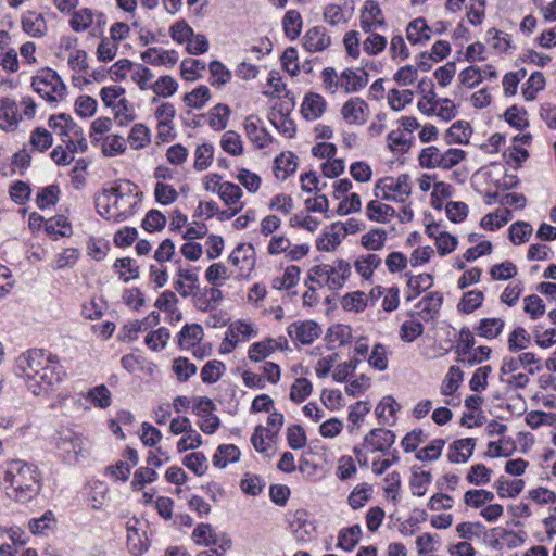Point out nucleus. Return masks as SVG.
Instances as JSON below:
<instances>
[{
	"instance_id": "obj_1",
	"label": "nucleus",
	"mask_w": 556,
	"mask_h": 556,
	"mask_svg": "<svg viewBox=\"0 0 556 556\" xmlns=\"http://www.w3.org/2000/svg\"><path fill=\"white\" fill-rule=\"evenodd\" d=\"M14 371L26 380L35 395L48 394L55 390L66 376L58 355L42 349H30L15 361Z\"/></svg>"
},
{
	"instance_id": "obj_2",
	"label": "nucleus",
	"mask_w": 556,
	"mask_h": 556,
	"mask_svg": "<svg viewBox=\"0 0 556 556\" xmlns=\"http://www.w3.org/2000/svg\"><path fill=\"white\" fill-rule=\"evenodd\" d=\"M3 480L10 484L9 496L21 503L29 502L41 489L37 467L20 459L8 463Z\"/></svg>"
},
{
	"instance_id": "obj_3",
	"label": "nucleus",
	"mask_w": 556,
	"mask_h": 556,
	"mask_svg": "<svg viewBox=\"0 0 556 556\" xmlns=\"http://www.w3.org/2000/svg\"><path fill=\"white\" fill-rule=\"evenodd\" d=\"M33 89L48 102L55 103L66 93V85L60 75L49 68H42L31 79Z\"/></svg>"
},
{
	"instance_id": "obj_4",
	"label": "nucleus",
	"mask_w": 556,
	"mask_h": 556,
	"mask_svg": "<svg viewBox=\"0 0 556 556\" xmlns=\"http://www.w3.org/2000/svg\"><path fill=\"white\" fill-rule=\"evenodd\" d=\"M139 201L140 199L135 200V197H125L114 198L111 203L109 199H106V202H102L100 198H94L97 213L106 220L114 223H121L134 215Z\"/></svg>"
},
{
	"instance_id": "obj_5",
	"label": "nucleus",
	"mask_w": 556,
	"mask_h": 556,
	"mask_svg": "<svg viewBox=\"0 0 556 556\" xmlns=\"http://www.w3.org/2000/svg\"><path fill=\"white\" fill-rule=\"evenodd\" d=\"M395 433L384 428L371 429L364 438V445L371 447L370 452L386 454L395 442Z\"/></svg>"
},
{
	"instance_id": "obj_6",
	"label": "nucleus",
	"mask_w": 556,
	"mask_h": 556,
	"mask_svg": "<svg viewBox=\"0 0 556 556\" xmlns=\"http://www.w3.org/2000/svg\"><path fill=\"white\" fill-rule=\"evenodd\" d=\"M127 547L135 556L142 555L149 547L146 531H141L139 519L134 518L127 522Z\"/></svg>"
},
{
	"instance_id": "obj_7",
	"label": "nucleus",
	"mask_w": 556,
	"mask_h": 556,
	"mask_svg": "<svg viewBox=\"0 0 556 556\" xmlns=\"http://www.w3.org/2000/svg\"><path fill=\"white\" fill-rule=\"evenodd\" d=\"M287 331L290 338L302 344L313 343L321 333L319 325L313 320H306L300 324L293 323L288 327Z\"/></svg>"
},
{
	"instance_id": "obj_8",
	"label": "nucleus",
	"mask_w": 556,
	"mask_h": 556,
	"mask_svg": "<svg viewBox=\"0 0 556 556\" xmlns=\"http://www.w3.org/2000/svg\"><path fill=\"white\" fill-rule=\"evenodd\" d=\"M302 40L303 47L311 53L324 51L331 45V37L323 26L309 28Z\"/></svg>"
},
{
	"instance_id": "obj_9",
	"label": "nucleus",
	"mask_w": 556,
	"mask_h": 556,
	"mask_svg": "<svg viewBox=\"0 0 556 556\" xmlns=\"http://www.w3.org/2000/svg\"><path fill=\"white\" fill-rule=\"evenodd\" d=\"M290 527L295 539L303 543L311 541L316 531L314 522L307 519V511L304 509H298L294 513Z\"/></svg>"
},
{
	"instance_id": "obj_10",
	"label": "nucleus",
	"mask_w": 556,
	"mask_h": 556,
	"mask_svg": "<svg viewBox=\"0 0 556 556\" xmlns=\"http://www.w3.org/2000/svg\"><path fill=\"white\" fill-rule=\"evenodd\" d=\"M409 175L408 174H401L396 180H394L393 177H384L382 179H379L376 184V193L375 195L378 198L380 194L377 192V190L381 191H392L394 193H399L401 198L405 200L406 197L410 194V184H409Z\"/></svg>"
},
{
	"instance_id": "obj_11",
	"label": "nucleus",
	"mask_w": 556,
	"mask_h": 556,
	"mask_svg": "<svg viewBox=\"0 0 556 556\" xmlns=\"http://www.w3.org/2000/svg\"><path fill=\"white\" fill-rule=\"evenodd\" d=\"M260 118L250 115L245 118L244 129L248 138L256 146L258 149L266 148L269 142H271L273 138L266 128L258 126Z\"/></svg>"
},
{
	"instance_id": "obj_12",
	"label": "nucleus",
	"mask_w": 556,
	"mask_h": 556,
	"mask_svg": "<svg viewBox=\"0 0 556 556\" xmlns=\"http://www.w3.org/2000/svg\"><path fill=\"white\" fill-rule=\"evenodd\" d=\"M17 104L12 98L0 100V128L5 131H13L18 125Z\"/></svg>"
},
{
	"instance_id": "obj_13",
	"label": "nucleus",
	"mask_w": 556,
	"mask_h": 556,
	"mask_svg": "<svg viewBox=\"0 0 556 556\" xmlns=\"http://www.w3.org/2000/svg\"><path fill=\"white\" fill-rule=\"evenodd\" d=\"M476 440L472 438L454 441L448 447L447 459L453 464L466 463L473 454Z\"/></svg>"
},
{
	"instance_id": "obj_14",
	"label": "nucleus",
	"mask_w": 556,
	"mask_h": 556,
	"mask_svg": "<svg viewBox=\"0 0 556 556\" xmlns=\"http://www.w3.org/2000/svg\"><path fill=\"white\" fill-rule=\"evenodd\" d=\"M368 84V73L364 68L357 71L346 68L341 73L340 86L345 92H357Z\"/></svg>"
},
{
	"instance_id": "obj_15",
	"label": "nucleus",
	"mask_w": 556,
	"mask_h": 556,
	"mask_svg": "<svg viewBox=\"0 0 556 556\" xmlns=\"http://www.w3.org/2000/svg\"><path fill=\"white\" fill-rule=\"evenodd\" d=\"M223 300V292L218 288H204L193 293L194 306L202 311L208 312L216 307V304Z\"/></svg>"
},
{
	"instance_id": "obj_16",
	"label": "nucleus",
	"mask_w": 556,
	"mask_h": 556,
	"mask_svg": "<svg viewBox=\"0 0 556 556\" xmlns=\"http://www.w3.org/2000/svg\"><path fill=\"white\" fill-rule=\"evenodd\" d=\"M367 109L368 105L364 100L353 98L343 104L341 113L348 123L363 125L366 122L365 110Z\"/></svg>"
},
{
	"instance_id": "obj_17",
	"label": "nucleus",
	"mask_w": 556,
	"mask_h": 556,
	"mask_svg": "<svg viewBox=\"0 0 556 556\" xmlns=\"http://www.w3.org/2000/svg\"><path fill=\"white\" fill-rule=\"evenodd\" d=\"M137 188V185L130 180H119L110 187H104L97 198H100L102 202H106V199L111 201L112 198L139 197L138 193H135Z\"/></svg>"
},
{
	"instance_id": "obj_18",
	"label": "nucleus",
	"mask_w": 556,
	"mask_h": 556,
	"mask_svg": "<svg viewBox=\"0 0 556 556\" xmlns=\"http://www.w3.org/2000/svg\"><path fill=\"white\" fill-rule=\"evenodd\" d=\"M141 60L153 66L168 64L173 66L178 60V53L175 50H162L160 48H149L141 53Z\"/></svg>"
},
{
	"instance_id": "obj_19",
	"label": "nucleus",
	"mask_w": 556,
	"mask_h": 556,
	"mask_svg": "<svg viewBox=\"0 0 556 556\" xmlns=\"http://www.w3.org/2000/svg\"><path fill=\"white\" fill-rule=\"evenodd\" d=\"M21 23L23 30L34 38H41L47 33V22L42 14L28 11L22 16Z\"/></svg>"
},
{
	"instance_id": "obj_20",
	"label": "nucleus",
	"mask_w": 556,
	"mask_h": 556,
	"mask_svg": "<svg viewBox=\"0 0 556 556\" xmlns=\"http://www.w3.org/2000/svg\"><path fill=\"white\" fill-rule=\"evenodd\" d=\"M254 249L252 244H244L240 243L229 255L228 260L233 266H239L240 263H242V266L240 267L241 271H251V269L254 266ZM244 273H241L243 275Z\"/></svg>"
},
{
	"instance_id": "obj_21",
	"label": "nucleus",
	"mask_w": 556,
	"mask_h": 556,
	"mask_svg": "<svg viewBox=\"0 0 556 556\" xmlns=\"http://www.w3.org/2000/svg\"><path fill=\"white\" fill-rule=\"evenodd\" d=\"M443 304V294L434 291L424 296L417 307L421 308L420 316L425 321L433 319L440 312Z\"/></svg>"
},
{
	"instance_id": "obj_22",
	"label": "nucleus",
	"mask_w": 556,
	"mask_h": 556,
	"mask_svg": "<svg viewBox=\"0 0 556 556\" xmlns=\"http://www.w3.org/2000/svg\"><path fill=\"white\" fill-rule=\"evenodd\" d=\"M326 109L325 99L318 93H308L302 103L301 112L304 118L314 121L319 118Z\"/></svg>"
},
{
	"instance_id": "obj_23",
	"label": "nucleus",
	"mask_w": 556,
	"mask_h": 556,
	"mask_svg": "<svg viewBox=\"0 0 556 556\" xmlns=\"http://www.w3.org/2000/svg\"><path fill=\"white\" fill-rule=\"evenodd\" d=\"M472 134V127L468 122L457 121L452 124L445 135L446 143L466 144Z\"/></svg>"
},
{
	"instance_id": "obj_24",
	"label": "nucleus",
	"mask_w": 556,
	"mask_h": 556,
	"mask_svg": "<svg viewBox=\"0 0 556 556\" xmlns=\"http://www.w3.org/2000/svg\"><path fill=\"white\" fill-rule=\"evenodd\" d=\"M66 128H70V136L76 138V140L73 139H63V142L66 143V149L74 153L76 151L85 152L88 149V143L84 135V130L80 126H78L72 116L67 118Z\"/></svg>"
},
{
	"instance_id": "obj_25",
	"label": "nucleus",
	"mask_w": 556,
	"mask_h": 556,
	"mask_svg": "<svg viewBox=\"0 0 556 556\" xmlns=\"http://www.w3.org/2000/svg\"><path fill=\"white\" fill-rule=\"evenodd\" d=\"M203 338V329L198 324L185 325L178 333V345L181 349L194 346Z\"/></svg>"
},
{
	"instance_id": "obj_26",
	"label": "nucleus",
	"mask_w": 556,
	"mask_h": 556,
	"mask_svg": "<svg viewBox=\"0 0 556 556\" xmlns=\"http://www.w3.org/2000/svg\"><path fill=\"white\" fill-rule=\"evenodd\" d=\"M296 167L295 155L291 152L281 153L275 159L274 172L278 179L286 180L296 170Z\"/></svg>"
},
{
	"instance_id": "obj_27",
	"label": "nucleus",
	"mask_w": 556,
	"mask_h": 556,
	"mask_svg": "<svg viewBox=\"0 0 556 556\" xmlns=\"http://www.w3.org/2000/svg\"><path fill=\"white\" fill-rule=\"evenodd\" d=\"M303 20L296 10H289L282 18L285 35L290 40H295L302 31Z\"/></svg>"
},
{
	"instance_id": "obj_28",
	"label": "nucleus",
	"mask_w": 556,
	"mask_h": 556,
	"mask_svg": "<svg viewBox=\"0 0 556 556\" xmlns=\"http://www.w3.org/2000/svg\"><path fill=\"white\" fill-rule=\"evenodd\" d=\"M504 326L505 323L502 318H482L475 331L479 337L491 340L502 333Z\"/></svg>"
},
{
	"instance_id": "obj_29",
	"label": "nucleus",
	"mask_w": 556,
	"mask_h": 556,
	"mask_svg": "<svg viewBox=\"0 0 556 556\" xmlns=\"http://www.w3.org/2000/svg\"><path fill=\"white\" fill-rule=\"evenodd\" d=\"M240 454V450L233 444L219 445L213 456V465L218 468H225L229 463L238 462Z\"/></svg>"
},
{
	"instance_id": "obj_30",
	"label": "nucleus",
	"mask_w": 556,
	"mask_h": 556,
	"mask_svg": "<svg viewBox=\"0 0 556 556\" xmlns=\"http://www.w3.org/2000/svg\"><path fill=\"white\" fill-rule=\"evenodd\" d=\"M406 276L408 277L407 287L412 291V294L407 295V301H412L433 285V276L431 274L425 273L414 276L407 273Z\"/></svg>"
},
{
	"instance_id": "obj_31",
	"label": "nucleus",
	"mask_w": 556,
	"mask_h": 556,
	"mask_svg": "<svg viewBox=\"0 0 556 556\" xmlns=\"http://www.w3.org/2000/svg\"><path fill=\"white\" fill-rule=\"evenodd\" d=\"M361 536L362 529L359 525L344 528L338 534L337 546L350 552L358 544Z\"/></svg>"
},
{
	"instance_id": "obj_32",
	"label": "nucleus",
	"mask_w": 556,
	"mask_h": 556,
	"mask_svg": "<svg viewBox=\"0 0 556 556\" xmlns=\"http://www.w3.org/2000/svg\"><path fill=\"white\" fill-rule=\"evenodd\" d=\"M396 212L393 206L378 201H370L367 204V217L370 220L386 223L389 217L395 216Z\"/></svg>"
},
{
	"instance_id": "obj_33",
	"label": "nucleus",
	"mask_w": 556,
	"mask_h": 556,
	"mask_svg": "<svg viewBox=\"0 0 556 556\" xmlns=\"http://www.w3.org/2000/svg\"><path fill=\"white\" fill-rule=\"evenodd\" d=\"M211 91L207 86L201 85L184 96V103L197 110H201L210 100Z\"/></svg>"
},
{
	"instance_id": "obj_34",
	"label": "nucleus",
	"mask_w": 556,
	"mask_h": 556,
	"mask_svg": "<svg viewBox=\"0 0 556 556\" xmlns=\"http://www.w3.org/2000/svg\"><path fill=\"white\" fill-rule=\"evenodd\" d=\"M300 267L290 265L286 268L282 277L273 279L271 287L277 290L290 289L298 285L300 280Z\"/></svg>"
},
{
	"instance_id": "obj_35",
	"label": "nucleus",
	"mask_w": 556,
	"mask_h": 556,
	"mask_svg": "<svg viewBox=\"0 0 556 556\" xmlns=\"http://www.w3.org/2000/svg\"><path fill=\"white\" fill-rule=\"evenodd\" d=\"M192 538L198 545L212 546L219 542V536L213 531L210 523L198 525L193 532Z\"/></svg>"
},
{
	"instance_id": "obj_36",
	"label": "nucleus",
	"mask_w": 556,
	"mask_h": 556,
	"mask_svg": "<svg viewBox=\"0 0 556 556\" xmlns=\"http://www.w3.org/2000/svg\"><path fill=\"white\" fill-rule=\"evenodd\" d=\"M381 264L377 254H367L357 258L354 263L355 270L364 278L369 279L374 270Z\"/></svg>"
},
{
	"instance_id": "obj_37",
	"label": "nucleus",
	"mask_w": 556,
	"mask_h": 556,
	"mask_svg": "<svg viewBox=\"0 0 556 556\" xmlns=\"http://www.w3.org/2000/svg\"><path fill=\"white\" fill-rule=\"evenodd\" d=\"M494 500V494L484 489H471L464 494V502L467 506L481 508L485 503Z\"/></svg>"
},
{
	"instance_id": "obj_38",
	"label": "nucleus",
	"mask_w": 556,
	"mask_h": 556,
	"mask_svg": "<svg viewBox=\"0 0 556 556\" xmlns=\"http://www.w3.org/2000/svg\"><path fill=\"white\" fill-rule=\"evenodd\" d=\"M483 300L484 294L482 291L471 290L463 295L457 308L464 314H470L482 305Z\"/></svg>"
},
{
	"instance_id": "obj_39",
	"label": "nucleus",
	"mask_w": 556,
	"mask_h": 556,
	"mask_svg": "<svg viewBox=\"0 0 556 556\" xmlns=\"http://www.w3.org/2000/svg\"><path fill=\"white\" fill-rule=\"evenodd\" d=\"M229 115V106L218 103L210 112L208 124L214 130H223L227 127Z\"/></svg>"
},
{
	"instance_id": "obj_40",
	"label": "nucleus",
	"mask_w": 556,
	"mask_h": 556,
	"mask_svg": "<svg viewBox=\"0 0 556 556\" xmlns=\"http://www.w3.org/2000/svg\"><path fill=\"white\" fill-rule=\"evenodd\" d=\"M216 193L227 206L237 204L243 194L241 188L230 181L223 182Z\"/></svg>"
},
{
	"instance_id": "obj_41",
	"label": "nucleus",
	"mask_w": 556,
	"mask_h": 556,
	"mask_svg": "<svg viewBox=\"0 0 556 556\" xmlns=\"http://www.w3.org/2000/svg\"><path fill=\"white\" fill-rule=\"evenodd\" d=\"M92 22L93 12L88 8H84L73 13L70 25L74 31L83 33L91 26Z\"/></svg>"
},
{
	"instance_id": "obj_42",
	"label": "nucleus",
	"mask_w": 556,
	"mask_h": 556,
	"mask_svg": "<svg viewBox=\"0 0 556 556\" xmlns=\"http://www.w3.org/2000/svg\"><path fill=\"white\" fill-rule=\"evenodd\" d=\"M226 366L223 362L213 359L208 361L201 369V379L204 383H215L225 371Z\"/></svg>"
},
{
	"instance_id": "obj_43",
	"label": "nucleus",
	"mask_w": 556,
	"mask_h": 556,
	"mask_svg": "<svg viewBox=\"0 0 556 556\" xmlns=\"http://www.w3.org/2000/svg\"><path fill=\"white\" fill-rule=\"evenodd\" d=\"M545 77L541 72H534L528 78L526 86L522 88L525 100L532 101L535 99L538 91L544 89Z\"/></svg>"
},
{
	"instance_id": "obj_44",
	"label": "nucleus",
	"mask_w": 556,
	"mask_h": 556,
	"mask_svg": "<svg viewBox=\"0 0 556 556\" xmlns=\"http://www.w3.org/2000/svg\"><path fill=\"white\" fill-rule=\"evenodd\" d=\"M312 382L306 378H298L290 389V400L294 403L304 402L312 393Z\"/></svg>"
},
{
	"instance_id": "obj_45",
	"label": "nucleus",
	"mask_w": 556,
	"mask_h": 556,
	"mask_svg": "<svg viewBox=\"0 0 556 556\" xmlns=\"http://www.w3.org/2000/svg\"><path fill=\"white\" fill-rule=\"evenodd\" d=\"M220 147L230 155L237 156L243 153V146L240 135L233 130H228L223 135Z\"/></svg>"
},
{
	"instance_id": "obj_46",
	"label": "nucleus",
	"mask_w": 556,
	"mask_h": 556,
	"mask_svg": "<svg viewBox=\"0 0 556 556\" xmlns=\"http://www.w3.org/2000/svg\"><path fill=\"white\" fill-rule=\"evenodd\" d=\"M214 156V147L211 143L198 146L194 152V168L199 172L206 169Z\"/></svg>"
},
{
	"instance_id": "obj_47",
	"label": "nucleus",
	"mask_w": 556,
	"mask_h": 556,
	"mask_svg": "<svg viewBox=\"0 0 556 556\" xmlns=\"http://www.w3.org/2000/svg\"><path fill=\"white\" fill-rule=\"evenodd\" d=\"M29 142L34 149L43 152L52 146L53 137L46 128L37 127L31 131Z\"/></svg>"
},
{
	"instance_id": "obj_48",
	"label": "nucleus",
	"mask_w": 556,
	"mask_h": 556,
	"mask_svg": "<svg viewBox=\"0 0 556 556\" xmlns=\"http://www.w3.org/2000/svg\"><path fill=\"white\" fill-rule=\"evenodd\" d=\"M132 149L144 148L150 142V130L143 124H135L128 136Z\"/></svg>"
},
{
	"instance_id": "obj_49",
	"label": "nucleus",
	"mask_w": 556,
	"mask_h": 556,
	"mask_svg": "<svg viewBox=\"0 0 556 556\" xmlns=\"http://www.w3.org/2000/svg\"><path fill=\"white\" fill-rule=\"evenodd\" d=\"M508 231L510 241L515 244H521L529 240L533 228L530 223L516 222L510 225Z\"/></svg>"
},
{
	"instance_id": "obj_50",
	"label": "nucleus",
	"mask_w": 556,
	"mask_h": 556,
	"mask_svg": "<svg viewBox=\"0 0 556 556\" xmlns=\"http://www.w3.org/2000/svg\"><path fill=\"white\" fill-rule=\"evenodd\" d=\"M60 189L56 185H50L41 188L37 193V205L39 208L45 210L51 205L56 204L59 201Z\"/></svg>"
},
{
	"instance_id": "obj_51",
	"label": "nucleus",
	"mask_w": 556,
	"mask_h": 556,
	"mask_svg": "<svg viewBox=\"0 0 556 556\" xmlns=\"http://www.w3.org/2000/svg\"><path fill=\"white\" fill-rule=\"evenodd\" d=\"M275 351L274 340L254 342L249 349V358L253 362H261Z\"/></svg>"
},
{
	"instance_id": "obj_52",
	"label": "nucleus",
	"mask_w": 556,
	"mask_h": 556,
	"mask_svg": "<svg viewBox=\"0 0 556 556\" xmlns=\"http://www.w3.org/2000/svg\"><path fill=\"white\" fill-rule=\"evenodd\" d=\"M388 146L393 152L406 153L409 149L412 138H407L404 130H392L388 135Z\"/></svg>"
},
{
	"instance_id": "obj_53",
	"label": "nucleus",
	"mask_w": 556,
	"mask_h": 556,
	"mask_svg": "<svg viewBox=\"0 0 556 556\" xmlns=\"http://www.w3.org/2000/svg\"><path fill=\"white\" fill-rule=\"evenodd\" d=\"M166 225V217L165 215L160 212L159 210H150L142 223V228L148 232L159 231L162 230Z\"/></svg>"
},
{
	"instance_id": "obj_54",
	"label": "nucleus",
	"mask_w": 556,
	"mask_h": 556,
	"mask_svg": "<svg viewBox=\"0 0 556 556\" xmlns=\"http://www.w3.org/2000/svg\"><path fill=\"white\" fill-rule=\"evenodd\" d=\"M387 240V231L383 229H372L362 237V245L367 250L378 251L382 249Z\"/></svg>"
},
{
	"instance_id": "obj_55",
	"label": "nucleus",
	"mask_w": 556,
	"mask_h": 556,
	"mask_svg": "<svg viewBox=\"0 0 556 556\" xmlns=\"http://www.w3.org/2000/svg\"><path fill=\"white\" fill-rule=\"evenodd\" d=\"M182 464L199 477L203 476L207 469L206 457L202 452L186 455Z\"/></svg>"
},
{
	"instance_id": "obj_56",
	"label": "nucleus",
	"mask_w": 556,
	"mask_h": 556,
	"mask_svg": "<svg viewBox=\"0 0 556 556\" xmlns=\"http://www.w3.org/2000/svg\"><path fill=\"white\" fill-rule=\"evenodd\" d=\"M424 325L419 320H407L401 325L400 338L404 342H414L424 333Z\"/></svg>"
},
{
	"instance_id": "obj_57",
	"label": "nucleus",
	"mask_w": 556,
	"mask_h": 556,
	"mask_svg": "<svg viewBox=\"0 0 556 556\" xmlns=\"http://www.w3.org/2000/svg\"><path fill=\"white\" fill-rule=\"evenodd\" d=\"M157 472L150 467H139L131 481V488L134 491H140L146 483L154 482L157 479Z\"/></svg>"
},
{
	"instance_id": "obj_58",
	"label": "nucleus",
	"mask_w": 556,
	"mask_h": 556,
	"mask_svg": "<svg viewBox=\"0 0 556 556\" xmlns=\"http://www.w3.org/2000/svg\"><path fill=\"white\" fill-rule=\"evenodd\" d=\"M492 470L483 464H476L469 469L466 479L475 485H484L491 479Z\"/></svg>"
},
{
	"instance_id": "obj_59",
	"label": "nucleus",
	"mask_w": 556,
	"mask_h": 556,
	"mask_svg": "<svg viewBox=\"0 0 556 556\" xmlns=\"http://www.w3.org/2000/svg\"><path fill=\"white\" fill-rule=\"evenodd\" d=\"M341 304L345 311L362 312L367 306L366 295L362 291L348 293L342 298Z\"/></svg>"
},
{
	"instance_id": "obj_60",
	"label": "nucleus",
	"mask_w": 556,
	"mask_h": 556,
	"mask_svg": "<svg viewBox=\"0 0 556 556\" xmlns=\"http://www.w3.org/2000/svg\"><path fill=\"white\" fill-rule=\"evenodd\" d=\"M170 338V332L167 328L161 327L156 331L149 332L146 337V344L153 351L164 349Z\"/></svg>"
},
{
	"instance_id": "obj_61",
	"label": "nucleus",
	"mask_w": 556,
	"mask_h": 556,
	"mask_svg": "<svg viewBox=\"0 0 556 556\" xmlns=\"http://www.w3.org/2000/svg\"><path fill=\"white\" fill-rule=\"evenodd\" d=\"M213 86H223L231 79V72L219 61H212L208 65Z\"/></svg>"
},
{
	"instance_id": "obj_62",
	"label": "nucleus",
	"mask_w": 556,
	"mask_h": 556,
	"mask_svg": "<svg viewBox=\"0 0 556 556\" xmlns=\"http://www.w3.org/2000/svg\"><path fill=\"white\" fill-rule=\"evenodd\" d=\"M205 63L198 59H185L180 64L181 75L187 80H194L200 77L199 72L205 70Z\"/></svg>"
},
{
	"instance_id": "obj_63",
	"label": "nucleus",
	"mask_w": 556,
	"mask_h": 556,
	"mask_svg": "<svg viewBox=\"0 0 556 556\" xmlns=\"http://www.w3.org/2000/svg\"><path fill=\"white\" fill-rule=\"evenodd\" d=\"M87 399L100 408H106L112 403L111 392L104 384L97 386L89 390Z\"/></svg>"
},
{
	"instance_id": "obj_64",
	"label": "nucleus",
	"mask_w": 556,
	"mask_h": 556,
	"mask_svg": "<svg viewBox=\"0 0 556 556\" xmlns=\"http://www.w3.org/2000/svg\"><path fill=\"white\" fill-rule=\"evenodd\" d=\"M156 202L162 205H169L178 199V192L170 185L156 182L154 189Z\"/></svg>"
}]
</instances>
